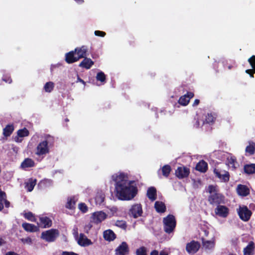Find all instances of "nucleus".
Masks as SVG:
<instances>
[{
  "label": "nucleus",
  "instance_id": "obj_38",
  "mask_svg": "<svg viewBox=\"0 0 255 255\" xmlns=\"http://www.w3.org/2000/svg\"><path fill=\"white\" fill-rule=\"evenodd\" d=\"M29 134V132L28 130L25 128L22 129H19L17 131V134L22 138L28 136Z\"/></svg>",
  "mask_w": 255,
  "mask_h": 255
},
{
  "label": "nucleus",
  "instance_id": "obj_32",
  "mask_svg": "<svg viewBox=\"0 0 255 255\" xmlns=\"http://www.w3.org/2000/svg\"><path fill=\"white\" fill-rule=\"evenodd\" d=\"M156 211L158 213H163L165 211L166 207L165 204L160 201H156L154 204Z\"/></svg>",
  "mask_w": 255,
  "mask_h": 255
},
{
  "label": "nucleus",
  "instance_id": "obj_20",
  "mask_svg": "<svg viewBox=\"0 0 255 255\" xmlns=\"http://www.w3.org/2000/svg\"><path fill=\"white\" fill-rule=\"evenodd\" d=\"M238 194L242 196H246L250 193L249 189L244 185L239 184L237 187Z\"/></svg>",
  "mask_w": 255,
  "mask_h": 255
},
{
  "label": "nucleus",
  "instance_id": "obj_37",
  "mask_svg": "<svg viewBox=\"0 0 255 255\" xmlns=\"http://www.w3.org/2000/svg\"><path fill=\"white\" fill-rule=\"evenodd\" d=\"M54 84L52 82H48L44 86V89L46 92L50 93L53 89Z\"/></svg>",
  "mask_w": 255,
  "mask_h": 255
},
{
  "label": "nucleus",
  "instance_id": "obj_26",
  "mask_svg": "<svg viewBox=\"0 0 255 255\" xmlns=\"http://www.w3.org/2000/svg\"><path fill=\"white\" fill-rule=\"evenodd\" d=\"M103 236L104 239L108 241H113L116 238L115 234L111 230H107L104 231Z\"/></svg>",
  "mask_w": 255,
  "mask_h": 255
},
{
  "label": "nucleus",
  "instance_id": "obj_19",
  "mask_svg": "<svg viewBox=\"0 0 255 255\" xmlns=\"http://www.w3.org/2000/svg\"><path fill=\"white\" fill-rule=\"evenodd\" d=\"M39 222H37V224L41 227L43 228H48L51 225V220L46 216H41L39 218Z\"/></svg>",
  "mask_w": 255,
  "mask_h": 255
},
{
  "label": "nucleus",
  "instance_id": "obj_7",
  "mask_svg": "<svg viewBox=\"0 0 255 255\" xmlns=\"http://www.w3.org/2000/svg\"><path fill=\"white\" fill-rule=\"evenodd\" d=\"M237 213L240 219L245 222L248 221L252 215V212L246 206H240L237 209Z\"/></svg>",
  "mask_w": 255,
  "mask_h": 255
},
{
  "label": "nucleus",
  "instance_id": "obj_46",
  "mask_svg": "<svg viewBox=\"0 0 255 255\" xmlns=\"http://www.w3.org/2000/svg\"><path fill=\"white\" fill-rule=\"evenodd\" d=\"M249 62L250 63L251 65L253 68H255V56H252L248 60Z\"/></svg>",
  "mask_w": 255,
  "mask_h": 255
},
{
  "label": "nucleus",
  "instance_id": "obj_59",
  "mask_svg": "<svg viewBox=\"0 0 255 255\" xmlns=\"http://www.w3.org/2000/svg\"><path fill=\"white\" fill-rule=\"evenodd\" d=\"M60 65H61V64H59V63L57 64H56V65H51V70H53V68H55V67H59V66H60Z\"/></svg>",
  "mask_w": 255,
  "mask_h": 255
},
{
  "label": "nucleus",
  "instance_id": "obj_28",
  "mask_svg": "<svg viewBox=\"0 0 255 255\" xmlns=\"http://www.w3.org/2000/svg\"><path fill=\"white\" fill-rule=\"evenodd\" d=\"M77 200L78 198L76 196L71 197L68 198L66 207L70 209H73Z\"/></svg>",
  "mask_w": 255,
  "mask_h": 255
},
{
  "label": "nucleus",
  "instance_id": "obj_58",
  "mask_svg": "<svg viewBox=\"0 0 255 255\" xmlns=\"http://www.w3.org/2000/svg\"><path fill=\"white\" fill-rule=\"evenodd\" d=\"M159 255H168V253L165 251H162L160 252Z\"/></svg>",
  "mask_w": 255,
  "mask_h": 255
},
{
  "label": "nucleus",
  "instance_id": "obj_3",
  "mask_svg": "<svg viewBox=\"0 0 255 255\" xmlns=\"http://www.w3.org/2000/svg\"><path fill=\"white\" fill-rule=\"evenodd\" d=\"M87 52V48L85 46L76 48L74 51H70L66 54L65 60L68 63H74L81 58H84Z\"/></svg>",
  "mask_w": 255,
  "mask_h": 255
},
{
  "label": "nucleus",
  "instance_id": "obj_64",
  "mask_svg": "<svg viewBox=\"0 0 255 255\" xmlns=\"http://www.w3.org/2000/svg\"><path fill=\"white\" fill-rule=\"evenodd\" d=\"M35 136H36L37 137H39L38 135V134H35V135L33 136V138H34Z\"/></svg>",
  "mask_w": 255,
  "mask_h": 255
},
{
  "label": "nucleus",
  "instance_id": "obj_53",
  "mask_svg": "<svg viewBox=\"0 0 255 255\" xmlns=\"http://www.w3.org/2000/svg\"><path fill=\"white\" fill-rule=\"evenodd\" d=\"M4 203L5 206L6 208H8L10 205V203L6 200V198H5L3 203Z\"/></svg>",
  "mask_w": 255,
  "mask_h": 255
},
{
  "label": "nucleus",
  "instance_id": "obj_42",
  "mask_svg": "<svg viewBox=\"0 0 255 255\" xmlns=\"http://www.w3.org/2000/svg\"><path fill=\"white\" fill-rule=\"evenodd\" d=\"M136 255H146V249L145 247H142L137 249Z\"/></svg>",
  "mask_w": 255,
  "mask_h": 255
},
{
  "label": "nucleus",
  "instance_id": "obj_8",
  "mask_svg": "<svg viewBox=\"0 0 255 255\" xmlns=\"http://www.w3.org/2000/svg\"><path fill=\"white\" fill-rule=\"evenodd\" d=\"M107 216V214L103 211L95 212L91 215L90 222L95 224H99L104 221Z\"/></svg>",
  "mask_w": 255,
  "mask_h": 255
},
{
  "label": "nucleus",
  "instance_id": "obj_6",
  "mask_svg": "<svg viewBox=\"0 0 255 255\" xmlns=\"http://www.w3.org/2000/svg\"><path fill=\"white\" fill-rule=\"evenodd\" d=\"M215 115L212 113H207L203 115L201 119H198L195 126L196 128L202 127L206 124H210L213 123L215 120Z\"/></svg>",
  "mask_w": 255,
  "mask_h": 255
},
{
  "label": "nucleus",
  "instance_id": "obj_41",
  "mask_svg": "<svg viewBox=\"0 0 255 255\" xmlns=\"http://www.w3.org/2000/svg\"><path fill=\"white\" fill-rule=\"evenodd\" d=\"M115 225L118 227L121 228V229H125V230L126 229V227H127V225H126V222L124 221H122V220L117 221L115 223Z\"/></svg>",
  "mask_w": 255,
  "mask_h": 255
},
{
  "label": "nucleus",
  "instance_id": "obj_50",
  "mask_svg": "<svg viewBox=\"0 0 255 255\" xmlns=\"http://www.w3.org/2000/svg\"><path fill=\"white\" fill-rule=\"evenodd\" d=\"M246 72L250 74L251 77H254L253 73H255V69L254 70V71L251 69L246 70Z\"/></svg>",
  "mask_w": 255,
  "mask_h": 255
},
{
  "label": "nucleus",
  "instance_id": "obj_25",
  "mask_svg": "<svg viewBox=\"0 0 255 255\" xmlns=\"http://www.w3.org/2000/svg\"><path fill=\"white\" fill-rule=\"evenodd\" d=\"M245 151L247 155H253L255 152V143L253 141H249V145L246 147Z\"/></svg>",
  "mask_w": 255,
  "mask_h": 255
},
{
  "label": "nucleus",
  "instance_id": "obj_29",
  "mask_svg": "<svg viewBox=\"0 0 255 255\" xmlns=\"http://www.w3.org/2000/svg\"><path fill=\"white\" fill-rule=\"evenodd\" d=\"M36 184V180L33 178H30L25 183V188L28 192L33 190L34 186Z\"/></svg>",
  "mask_w": 255,
  "mask_h": 255
},
{
  "label": "nucleus",
  "instance_id": "obj_61",
  "mask_svg": "<svg viewBox=\"0 0 255 255\" xmlns=\"http://www.w3.org/2000/svg\"><path fill=\"white\" fill-rule=\"evenodd\" d=\"M74 0L76 1L77 3H78L79 4H81V3H83V2H84L83 0Z\"/></svg>",
  "mask_w": 255,
  "mask_h": 255
},
{
  "label": "nucleus",
  "instance_id": "obj_11",
  "mask_svg": "<svg viewBox=\"0 0 255 255\" xmlns=\"http://www.w3.org/2000/svg\"><path fill=\"white\" fill-rule=\"evenodd\" d=\"M76 239L78 244L82 247H87L93 244L92 242L84 234H80L79 236L77 235Z\"/></svg>",
  "mask_w": 255,
  "mask_h": 255
},
{
  "label": "nucleus",
  "instance_id": "obj_36",
  "mask_svg": "<svg viewBox=\"0 0 255 255\" xmlns=\"http://www.w3.org/2000/svg\"><path fill=\"white\" fill-rule=\"evenodd\" d=\"M14 130V127L12 125H8L3 130V134L5 136H9Z\"/></svg>",
  "mask_w": 255,
  "mask_h": 255
},
{
  "label": "nucleus",
  "instance_id": "obj_9",
  "mask_svg": "<svg viewBox=\"0 0 255 255\" xmlns=\"http://www.w3.org/2000/svg\"><path fill=\"white\" fill-rule=\"evenodd\" d=\"M58 235V231L56 230H50L43 232L41 238L47 242H53Z\"/></svg>",
  "mask_w": 255,
  "mask_h": 255
},
{
  "label": "nucleus",
  "instance_id": "obj_35",
  "mask_svg": "<svg viewBox=\"0 0 255 255\" xmlns=\"http://www.w3.org/2000/svg\"><path fill=\"white\" fill-rule=\"evenodd\" d=\"M196 169L202 172H204L207 169V163L204 161H200L196 165Z\"/></svg>",
  "mask_w": 255,
  "mask_h": 255
},
{
  "label": "nucleus",
  "instance_id": "obj_60",
  "mask_svg": "<svg viewBox=\"0 0 255 255\" xmlns=\"http://www.w3.org/2000/svg\"><path fill=\"white\" fill-rule=\"evenodd\" d=\"M77 82H80L84 85L85 84V82L82 79H81L80 78H79V77H78V78H77Z\"/></svg>",
  "mask_w": 255,
  "mask_h": 255
},
{
  "label": "nucleus",
  "instance_id": "obj_24",
  "mask_svg": "<svg viewBox=\"0 0 255 255\" xmlns=\"http://www.w3.org/2000/svg\"><path fill=\"white\" fill-rule=\"evenodd\" d=\"M105 195L103 191H98L95 196V202L97 205H101L104 201Z\"/></svg>",
  "mask_w": 255,
  "mask_h": 255
},
{
  "label": "nucleus",
  "instance_id": "obj_5",
  "mask_svg": "<svg viewBox=\"0 0 255 255\" xmlns=\"http://www.w3.org/2000/svg\"><path fill=\"white\" fill-rule=\"evenodd\" d=\"M163 228L164 231L167 234L172 233L176 227V222L174 216L169 215L163 218Z\"/></svg>",
  "mask_w": 255,
  "mask_h": 255
},
{
  "label": "nucleus",
  "instance_id": "obj_23",
  "mask_svg": "<svg viewBox=\"0 0 255 255\" xmlns=\"http://www.w3.org/2000/svg\"><path fill=\"white\" fill-rule=\"evenodd\" d=\"M255 244L253 242H250L248 246L244 249V255H253L254 253Z\"/></svg>",
  "mask_w": 255,
  "mask_h": 255
},
{
  "label": "nucleus",
  "instance_id": "obj_45",
  "mask_svg": "<svg viewBox=\"0 0 255 255\" xmlns=\"http://www.w3.org/2000/svg\"><path fill=\"white\" fill-rule=\"evenodd\" d=\"M20 241L24 244L31 245L32 244V240L29 237L22 238Z\"/></svg>",
  "mask_w": 255,
  "mask_h": 255
},
{
  "label": "nucleus",
  "instance_id": "obj_34",
  "mask_svg": "<svg viewBox=\"0 0 255 255\" xmlns=\"http://www.w3.org/2000/svg\"><path fill=\"white\" fill-rule=\"evenodd\" d=\"M244 171L248 174L255 173V164L252 163L245 165L244 166Z\"/></svg>",
  "mask_w": 255,
  "mask_h": 255
},
{
  "label": "nucleus",
  "instance_id": "obj_51",
  "mask_svg": "<svg viewBox=\"0 0 255 255\" xmlns=\"http://www.w3.org/2000/svg\"><path fill=\"white\" fill-rule=\"evenodd\" d=\"M2 80L8 83H10L11 82V79L9 77L7 76H3Z\"/></svg>",
  "mask_w": 255,
  "mask_h": 255
},
{
  "label": "nucleus",
  "instance_id": "obj_40",
  "mask_svg": "<svg viewBox=\"0 0 255 255\" xmlns=\"http://www.w3.org/2000/svg\"><path fill=\"white\" fill-rule=\"evenodd\" d=\"M25 218L31 222H35L36 219L34 215L30 212L25 213L24 215Z\"/></svg>",
  "mask_w": 255,
  "mask_h": 255
},
{
  "label": "nucleus",
  "instance_id": "obj_39",
  "mask_svg": "<svg viewBox=\"0 0 255 255\" xmlns=\"http://www.w3.org/2000/svg\"><path fill=\"white\" fill-rule=\"evenodd\" d=\"M96 79L97 81H100L102 83H104L105 82L106 76L103 72L100 71L97 73L96 76Z\"/></svg>",
  "mask_w": 255,
  "mask_h": 255
},
{
  "label": "nucleus",
  "instance_id": "obj_13",
  "mask_svg": "<svg viewBox=\"0 0 255 255\" xmlns=\"http://www.w3.org/2000/svg\"><path fill=\"white\" fill-rule=\"evenodd\" d=\"M229 209L223 205H218L215 209L216 215L222 218H226L229 214Z\"/></svg>",
  "mask_w": 255,
  "mask_h": 255
},
{
  "label": "nucleus",
  "instance_id": "obj_47",
  "mask_svg": "<svg viewBox=\"0 0 255 255\" xmlns=\"http://www.w3.org/2000/svg\"><path fill=\"white\" fill-rule=\"evenodd\" d=\"M5 198H6L5 194H4V195L3 196H0V211L3 208V202Z\"/></svg>",
  "mask_w": 255,
  "mask_h": 255
},
{
  "label": "nucleus",
  "instance_id": "obj_12",
  "mask_svg": "<svg viewBox=\"0 0 255 255\" xmlns=\"http://www.w3.org/2000/svg\"><path fill=\"white\" fill-rule=\"evenodd\" d=\"M142 210L141 205L135 204L131 206L129 210V214L134 218H136L141 215Z\"/></svg>",
  "mask_w": 255,
  "mask_h": 255
},
{
  "label": "nucleus",
  "instance_id": "obj_48",
  "mask_svg": "<svg viewBox=\"0 0 255 255\" xmlns=\"http://www.w3.org/2000/svg\"><path fill=\"white\" fill-rule=\"evenodd\" d=\"M95 35L101 37H104L106 35V33L104 31L96 30L94 32Z\"/></svg>",
  "mask_w": 255,
  "mask_h": 255
},
{
  "label": "nucleus",
  "instance_id": "obj_43",
  "mask_svg": "<svg viewBox=\"0 0 255 255\" xmlns=\"http://www.w3.org/2000/svg\"><path fill=\"white\" fill-rule=\"evenodd\" d=\"M78 208L83 213H86L88 211V207L83 203H81L78 205Z\"/></svg>",
  "mask_w": 255,
  "mask_h": 255
},
{
  "label": "nucleus",
  "instance_id": "obj_2",
  "mask_svg": "<svg viewBox=\"0 0 255 255\" xmlns=\"http://www.w3.org/2000/svg\"><path fill=\"white\" fill-rule=\"evenodd\" d=\"M54 142V138L53 136L46 134L43 139L37 144L35 154L43 158L46 154L50 152L51 148L53 146Z\"/></svg>",
  "mask_w": 255,
  "mask_h": 255
},
{
  "label": "nucleus",
  "instance_id": "obj_30",
  "mask_svg": "<svg viewBox=\"0 0 255 255\" xmlns=\"http://www.w3.org/2000/svg\"><path fill=\"white\" fill-rule=\"evenodd\" d=\"M22 227L25 231L27 232H34L38 230V228L37 226L29 223H23Z\"/></svg>",
  "mask_w": 255,
  "mask_h": 255
},
{
  "label": "nucleus",
  "instance_id": "obj_63",
  "mask_svg": "<svg viewBox=\"0 0 255 255\" xmlns=\"http://www.w3.org/2000/svg\"><path fill=\"white\" fill-rule=\"evenodd\" d=\"M4 243V241L2 239H0V246H1Z\"/></svg>",
  "mask_w": 255,
  "mask_h": 255
},
{
  "label": "nucleus",
  "instance_id": "obj_44",
  "mask_svg": "<svg viewBox=\"0 0 255 255\" xmlns=\"http://www.w3.org/2000/svg\"><path fill=\"white\" fill-rule=\"evenodd\" d=\"M41 184L43 185L45 187L51 186L52 184V181L50 179H44L41 181Z\"/></svg>",
  "mask_w": 255,
  "mask_h": 255
},
{
  "label": "nucleus",
  "instance_id": "obj_57",
  "mask_svg": "<svg viewBox=\"0 0 255 255\" xmlns=\"http://www.w3.org/2000/svg\"><path fill=\"white\" fill-rule=\"evenodd\" d=\"M92 227V225L90 224H89L88 225H87L86 227H85V229L87 230L86 232H88V231L89 230H90Z\"/></svg>",
  "mask_w": 255,
  "mask_h": 255
},
{
  "label": "nucleus",
  "instance_id": "obj_14",
  "mask_svg": "<svg viewBox=\"0 0 255 255\" xmlns=\"http://www.w3.org/2000/svg\"><path fill=\"white\" fill-rule=\"evenodd\" d=\"M129 249L127 243L123 242L115 250L116 255H126L128 253Z\"/></svg>",
  "mask_w": 255,
  "mask_h": 255
},
{
  "label": "nucleus",
  "instance_id": "obj_22",
  "mask_svg": "<svg viewBox=\"0 0 255 255\" xmlns=\"http://www.w3.org/2000/svg\"><path fill=\"white\" fill-rule=\"evenodd\" d=\"M35 166L34 160L31 158H25L21 163L20 167L24 170H26L28 168L33 167Z\"/></svg>",
  "mask_w": 255,
  "mask_h": 255
},
{
  "label": "nucleus",
  "instance_id": "obj_16",
  "mask_svg": "<svg viewBox=\"0 0 255 255\" xmlns=\"http://www.w3.org/2000/svg\"><path fill=\"white\" fill-rule=\"evenodd\" d=\"M189 169L185 167H179L175 171V175L179 178H183L188 176Z\"/></svg>",
  "mask_w": 255,
  "mask_h": 255
},
{
  "label": "nucleus",
  "instance_id": "obj_4",
  "mask_svg": "<svg viewBox=\"0 0 255 255\" xmlns=\"http://www.w3.org/2000/svg\"><path fill=\"white\" fill-rule=\"evenodd\" d=\"M208 191L210 193L208 200L211 204L218 205L224 202V197L219 193L216 186L209 185L208 187Z\"/></svg>",
  "mask_w": 255,
  "mask_h": 255
},
{
  "label": "nucleus",
  "instance_id": "obj_21",
  "mask_svg": "<svg viewBox=\"0 0 255 255\" xmlns=\"http://www.w3.org/2000/svg\"><path fill=\"white\" fill-rule=\"evenodd\" d=\"M227 164L230 168L234 170L239 166V164L237 162L236 158L233 156H229L227 159Z\"/></svg>",
  "mask_w": 255,
  "mask_h": 255
},
{
  "label": "nucleus",
  "instance_id": "obj_1",
  "mask_svg": "<svg viewBox=\"0 0 255 255\" xmlns=\"http://www.w3.org/2000/svg\"><path fill=\"white\" fill-rule=\"evenodd\" d=\"M112 179L114 181L115 193L121 200H130L136 195L137 188L134 181L128 179V175L123 172L113 174Z\"/></svg>",
  "mask_w": 255,
  "mask_h": 255
},
{
  "label": "nucleus",
  "instance_id": "obj_54",
  "mask_svg": "<svg viewBox=\"0 0 255 255\" xmlns=\"http://www.w3.org/2000/svg\"><path fill=\"white\" fill-rule=\"evenodd\" d=\"M5 255H18V254L14 252H8L5 254Z\"/></svg>",
  "mask_w": 255,
  "mask_h": 255
},
{
  "label": "nucleus",
  "instance_id": "obj_52",
  "mask_svg": "<svg viewBox=\"0 0 255 255\" xmlns=\"http://www.w3.org/2000/svg\"><path fill=\"white\" fill-rule=\"evenodd\" d=\"M62 255H78V254L73 252H63Z\"/></svg>",
  "mask_w": 255,
  "mask_h": 255
},
{
  "label": "nucleus",
  "instance_id": "obj_33",
  "mask_svg": "<svg viewBox=\"0 0 255 255\" xmlns=\"http://www.w3.org/2000/svg\"><path fill=\"white\" fill-rule=\"evenodd\" d=\"M147 196L152 201H154L156 199V191L155 188L152 187L148 188L147 192Z\"/></svg>",
  "mask_w": 255,
  "mask_h": 255
},
{
  "label": "nucleus",
  "instance_id": "obj_27",
  "mask_svg": "<svg viewBox=\"0 0 255 255\" xmlns=\"http://www.w3.org/2000/svg\"><path fill=\"white\" fill-rule=\"evenodd\" d=\"M93 64L94 62L91 59L85 58L80 63L79 66L89 69Z\"/></svg>",
  "mask_w": 255,
  "mask_h": 255
},
{
  "label": "nucleus",
  "instance_id": "obj_31",
  "mask_svg": "<svg viewBox=\"0 0 255 255\" xmlns=\"http://www.w3.org/2000/svg\"><path fill=\"white\" fill-rule=\"evenodd\" d=\"M171 170V167L168 165H165L162 167V168L161 169V171L162 172V174L163 176H164L165 177H167ZM160 170H159L158 171V174L160 178L161 177L160 176Z\"/></svg>",
  "mask_w": 255,
  "mask_h": 255
},
{
  "label": "nucleus",
  "instance_id": "obj_49",
  "mask_svg": "<svg viewBox=\"0 0 255 255\" xmlns=\"http://www.w3.org/2000/svg\"><path fill=\"white\" fill-rule=\"evenodd\" d=\"M14 140L16 142L20 143L22 142V138L17 134V135L14 137Z\"/></svg>",
  "mask_w": 255,
  "mask_h": 255
},
{
  "label": "nucleus",
  "instance_id": "obj_62",
  "mask_svg": "<svg viewBox=\"0 0 255 255\" xmlns=\"http://www.w3.org/2000/svg\"><path fill=\"white\" fill-rule=\"evenodd\" d=\"M203 232H204V235L205 236H208V234H209L208 231H207V230H204V231H203Z\"/></svg>",
  "mask_w": 255,
  "mask_h": 255
},
{
  "label": "nucleus",
  "instance_id": "obj_55",
  "mask_svg": "<svg viewBox=\"0 0 255 255\" xmlns=\"http://www.w3.org/2000/svg\"><path fill=\"white\" fill-rule=\"evenodd\" d=\"M199 103H200V101H199V100H198V99H196V100L194 101V103H193V106H194H194H197V105H198V104H199Z\"/></svg>",
  "mask_w": 255,
  "mask_h": 255
},
{
  "label": "nucleus",
  "instance_id": "obj_56",
  "mask_svg": "<svg viewBox=\"0 0 255 255\" xmlns=\"http://www.w3.org/2000/svg\"><path fill=\"white\" fill-rule=\"evenodd\" d=\"M150 255H159V254L157 251L154 250L151 252Z\"/></svg>",
  "mask_w": 255,
  "mask_h": 255
},
{
  "label": "nucleus",
  "instance_id": "obj_17",
  "mask_svg": "<svg viewBox=\"0 0 255 255\" xmlns=\"http://www.w3.org/2000/svg\"><path fill=\"white\" fill-rule=\"evenodd\" d=\"M203 248L207 252H212L215 247V240L205 241L202 239Z\"/></svg>",
  "mask_w": 255,
  "mask_h": 255
},
{
  "label": "nucleus",
  "instance_id": "obj_10",
  "mask_svg": "<svg viewBox=\"0 0 255 255\" xmlns=\"http://www.w3.org/2000/svg\"><path fill=\"white\" fill-rule=\"evenodd\" d=\"M200 248V244L198 242L192 241L187 244L186 250L189 254H194L198 251Z\"/></svg>",
  "mask_w": 255,
  "mask_h": 255
},
{
  "label": "nucleus",
  "instance_id": "obj_15",
  "mask_svg": "<svg viewBox=\"0 0 255 255\" xmlns=\"http://www.w3.org/2000/svg\"><path fill=\"white\" fill-rule=\"evenodd\" d=\"M216 176L218 177L221 181L227 182L229 180V173L225 170H219L218 169H215L214 170Z\"/></svg>",
  "mask_w": 255,
  "mask_h": 255
},
{
  "label": "nucleus",
  "instance_id": "obj_18",
  "mask_svg": "<svg viewBox=\"0 0 255 255\" xmlns=\"http://www.w3.org/2000/svg\"><path fill=\"white\" fill-rule=\"evenodd\" d=\"M194 94L192 92H188L187 94L181 96L178 100L179 104L182 106H186L189 102L190 99L193 98Z\"/></svg>",
  "mask_w": 255,
  "mask_h": 255
}]
</instances>
